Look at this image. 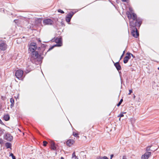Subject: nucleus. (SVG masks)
I'll use <instances>...</instances> for the list:
<instances>
[{
  "instance_id": "obj_17",
  "label": "nucleus",
  "mask_w": 159,
  "mask_h": 159,
  "mask_svg": "<svg viewBox=\"0 0 159 159\" xmlns=\"http://www.w3.org/2000/svg\"><path fill=\"white\" fill-rule=\"evenodd\" d=\"M3 118L6 121L10 119L9 116L8 115H6L4 116Z\"/></svg>"
},
{
  "instance_id": "obj_19",
  "label": "nucleus",
  "mask_w": 159,
  "mask_h": 159,
  "mask_svg": "<svg viewBox=\"0 0 159 159\" xmlns=\"http://www.w3.org/2000/svg\"><path fill=\"white\" fill-rule=\"evenodd\" d=\"M72 158L73 159H78V158L77 157L75 156V152H74L72 155Z\"/></svg>"
},
{
  "instance_id": "obj_9",
  "label": "nucleus",
  "mask_w": 159,
  "mask_h": 159,
  "mask_svg": "<svg viewBox=\"0 0 159 159\" xmlns=\"http://www.w3.org/2000/svg\"><path fill=\"white\" fill-rule=\"evenodd\" d=\"M7 48V45L4 42H2L0 44V49L2 51L5 50Z\"/></svg>"
},
{
  "instance_id": "obj_32",
  "label": "nucleus",
  "mask_w": 159,
  "mask_h": 159,
  "mask_svg": "<svg viewBox=\"0 0 159 159\" xmlns=\"http://www.w3.org/2000/svg\"><path fill=\"white\" fill-rule=\"evenodd\" d=\"M124 116V115L123 114H121L119 115L118 116V117H121Z\"/></svg>"
},
{
  "instance_id": "obj_8",
  "label": "nucleus",
  "mask_w": 159,
  "mask_h": 159,
  "mask_svg": "<svg viewBox=\"0 0 159 159\" xmlns=\"http://www.w3.org/2000/svg\"><path fill=\"white\" fill-rule=\"evenodd\" d=\"M151 152H147L142 156L141 159H148L149 157L151 156Z\"/></svg>"
},
{
  "instance_id": "obj_39",
  "label": "nucleus",
  "mask_w": 159,
  "mask_h": 159,
  "mask_svg": "<svg viewBox=\"0 0 159 159\" xmlns=\"http://www.w3.org/2000/svg\"><path fill=\"white\" fill-rule=\"evenodd\" d=\"M2 123L1 120L0 119V123Z\"/></svg>"
},
{
  "instance_id": "obj_36",
  "label": "nucleus",
  "mask_w": 159,
  "mask_h": 159,
  "mask_svg": "<svg viewBox=\"0 0 159 159\" xmlns=\"http://www.w3.org/2000/svg\"><path fill=\"white\" fill-rule=\"evenodd\" d=\"M113 157V154L111 155V156L110 159H112V158Z\"/></svg>"
},
{
  "instance_id": "obj_35",
  "label": "nucleus",
  "mask_w": 159,
  "mask_h": 159,
  "mask_svg": "<svg viewBox=\"0 0 159 159\" xmlns=\"http://www.w3.org/2000/svg\"><path fill=\"white\" fill-rule=\"evenodd\" d=\"M123 2H128V0H122Z\"/></svg>"
},
{
  "instance_id": "obj_25",
  "label": "nucleus",
  "mask_w": 159,
  "mask_h": 159,
  "mask_svg": "<svg viewBox=\"0 0 159 159\" xmlns=\"http://www.w3.org/2000/svg\"><path fill=\"white\" fill-rule=\"evenodd\" d=\"M123 102V99H121L119 102L117 104V106L119 107V106L121 104V103L122 102Z\"/></svg>"
},
{
  "instance_id": "obj_4",
  "label": "nucleus",
  "mask_w": 159,
  "mask_h": 159,
  "mask_svg": "<svg viewBox=\"0 0 159 159\" xmlns=\"http://www.w3.org/2000/svg\"><path fill=\"white\" fill-rule=\"evenodd\" d=\"M23 71L21 70H17L16 72V76L18 79H20L23 76Z\"/></svg>"
},
{
  "instance_id": "obj_3",
  "label": "nucleus",
  "mask_w": 159,
  "mask_h": 159,
  "mask_svg": "<svg viewBox=\"0 0 159 159\" xmlns=\"http://www.w3.org/2000/svg\"><path fill=\"white\" fill-rule=\"evenodd\" d=\"M37 48L36 44L34 42L31 43L29 45V49L31 52H34Z\"/></svg>"
},
{
  "instance_id": "obj_23",
  "label": "nucleus",
  "mask_w": 159,
  "mask_h": 159,
  "mask_svg": "<svg viewBox=\"0 0 159 159\" xmlns=\"http://www.w3.org/2000/svg\"><path fill=\"white\" fill-rule=\"evenodd\" d=\"M32 68H31V67L30 68L29 67H27L26 70L27 72H26L28 73L30 71V70H32Z\"/></svg>"
},
{
  "instance_id": "obj_5",
  "label": "nucleus",
  "mask_w": 159,
  "mask_h": 159,
  "mask_svg": "<svg viewBox=\"0 0 159 159\" xmlns=\"http://www.w3.org/2000/svg\"><path fill=\"white\" fill-rule=\"evenodd\" d=\"M31 54V60L32 61L33 59H35L37 58L39 56L38 53L37 52L34 51L32 52Z\"/></svg>"
},
{
  "instance_id": "obj_18",
  "label": "nucleus",
  "mask_w": 159,
  "mask_h": 159,
  "mask_svg": "<svg viewBox=\"0 0 159 159\" xmlns=\"http://www.w3.org/2000/svg\"><path fill=\"white\" fill-rule=\"evenodd\" d=\"M5 146L7 148H10L11 147V143H7L5 144Z\"/></svg>"
},
{
  "instance_id": "obj_30",
  "label": "nucleus",
  "mask_w": 159,
  "mask_h": 159,
  "mask_svg": "<svg viewBox=\"0 0 159 159\" xmlns=\"http://www.w3.org/2000/svg\"><path fill=\"white\" fill-rule=\"evenodd\" d=\"M3 143V140L1 139L0 138V144H2Z\"/></svg>"
},
{
  "instance_id": "obj_43",
  "label": "nucleus",
  "mask_w": 159,
  "mask_h": 159,
  "mask_svg": "<svg viewBox=\"0 0 159 159\" xmlns=\"http://www.w3.org/2000/svg\"><path fill=\"white\" fill-rule=\"evenodd\" d=\"M157 149H155V150H157Z\"/></svg>"
},
{
  "instance_id": "obj_1",
  "label": "nucleus",
  "mask_w": 159,
  "mask_h": 159,
  "mask_svg": "<svg viewBox=\"0 0 159 159\" xmlns=\"http://www.w3.org/2000/svg\"><path fill=\"white\" fill-rule=\"evenodd\" d=\"M130 25L133 27L135 26L140 27L142 23L141 19H137V16L134 13L133 14V16L129 13H127Z\"/></svg>"
},
{
  "instance_id": "obj_21",
  "label": "nucleus",
  "mask_w": 159,
  "mask_h": 159,
  "mask_svg": "<svg viewBox=\"0 0 159 159\" xmlns=\"http://www.w3.org/2000/svg\"><path fill=\"white\" fill-rule=\"evenodd\" d=\"M129 12H127V13H129L130 14H131L132 15V16H133V14L134 13H133L132 12V11H133V9H132L131 8H129ZM127 14V13H126Z\"/></svg>"
},
{
  "instance_id": "obj_14",
  "label": "nucleus",
  "mask_w": 159,
  "mask_h": 159,
  "mask_svg": "<svg viewBox=\"0 0 159 159\" xmlns=\"http://www.w3.org/2000/svg\"><path fill=\"white\" fill-rule=\"evenodd\" d=\"M114 65L116 67L117 70H120L121 69V67L120 66L118 62H116L115 63Z\"/></svg>"
},
{
  "instance_id": "obj_37",
  "label": "nucleus",
  "mask_w": 159,
  "mask_h": 159,
  "mask_svg": "<svg viewBox=\"0 0 159 159\" xmlns=\"http://www.w3.org/2000/svg\"><path fill=\"white\" fill-rule=\"evenodd\" d=\"M123 55H124L123 54H122V55L121 56V57H120V60H121L122 59V58L123 56Z\"/></svg>"
},
{
  "instance_id": "obj_7",
  "label": "nucleus",
  "mask_w": 159,
  "mask_h": 159,
  "mask_svg": "<svg viewBox=\"0 0 159 159\" xmlns=\"http://www.w3.org/2000/svg\"><path fill=\"white\" fill-rule=\"evenodd\" d=\"M130 55H131L133 57H134L133 55L130 53H127L126 54V56L124 57V62L125 63H127L129 60L130 58Z\"/></svg>"
},
{
  "instance_id": "obj_24",
  "label": "nucleus",
  "mask_w": 159,
  "mask_h": 159,
  "mask_svg": "<svg viewBox=\"0 0 159 159\" xmlns=\"http://www.w3.org/2000/svg\"><path fill=\"white\" fill-rule=\"evenodd\" d=\"M10 156H11L12 159H16L15 157L14 156V155L12 153H11L10 154Z\"/></svg>"
},
{
  "instance_id": "obj_33",
  "label": "nucleus",
  "mask_w": 159,
  "mask_h": 159,
  "mask_svg": "<svg viewBox=\"0 0 159 159\" xmlns=\"http://www.w3.org/2000/svg\"><path fill=\"white\" fill-rule=\"evenodd\" d=\"M132 92V89L129 90V93H128L129 95H130L131 93Z\"/></svg>"
},
{
  "instance_id": "obj_28",
  "label": "nucleus",
  "mask_w": 159,
  "mask_h": 159,
  "mask_svg": "<svg viewBox=\"0 0 159 159\" xmlns=\"http://www.w3.org/2000/svg\"><path fill=\"white\" fill-rule=\"evenodd\" d=\"M70 19L66 17V20L67 22H69L70 21Z\"/></svg>"
},
{
  "instance_id": "obj_27",
  "label": "nucleus",
  "mask_w": 159,
  "mask_h": 159,
  "mask_svg": "<svg viewBox=\"0 0 159 159\" xmlns=\"http://www.w3.org/2000/svg\"><path fill=\"white\" fill-rule=\"evenodd\" d=\"M43 145L44 146H46L48 143L46 141H43Z\"/></svg>"
},
{
  "instance_id": "obj_29",
  "label": "nucleus",
  "mask_w": 159,
  "mask_h": 159,
  "mask_svg": "<svg viewBox=\"0 0 159 159\" xmlns=\"http://www.w3.org/2000/svg\"><path fill=\"white\" fill-rule=\"evenodd\" d=\"M58 11L59 12H60V13H64V12L63 11L61 10V9H58Z\"/></svg>"
},
{
  "instance_id": "obj_41",
  "label": "nucleus",
  "mask_w": 159,
  "mask_h": 159,
  "mask_svg": "<svg viewBox=\"0 0 159 159\" xmlns=\"http://www.w3.org/2000/svg\"><path fill=\"white\" fill-rule=\"evenodd\" d=\"M38 41H39V42H41V41L39 39V40H38Z\"/></svg>"
},
{
  "instance_id": "obj_11",
  "label": "nucleus",
  "mask_w": 159,
  "mask_h": 159,
  "mask_svg": "<svg viewBox=\"0 0 159 159\" xmlns=\"http://www.w3.org/2000/svg\"><path fill=\"white\" fill-rule=\"evenodd\" d=\"M5 139L8 141H11L13 139L12 136L9 134H6L5 137Z\"/></svg>"
},
{
  "instance_id": "obj_6",
  "label": "nucleus",
  "mask_w": 159,
  "mask_h": 159,
  "mask_svg": "<svg viewBox=\"0 0 159 159\" xmlns=\"http://www.w3.org/2000/svg\"><path fill=\"white\" fill-rule=\"evenodd\" d=\"M43 23L44 25H52L53 24V21L50 19H45L43 21Z\"/></svg>"
},
{
  "instance_id": "obj_22",
  "label": "nucleus",
  "mask_w": 159,
  "mask_h": 159,
  "mask_svg": "<svg viewBox=\"0 0 159 159\" xmlns=\"http://www.w3.org/2000/svg\"><path fill=\"white\" fill-rule=\"evenodd\" d=\"M73 15V14H68L67 15L66 17H67L68 18H69L71 19V18H72V16Z\"/></svg>"
},
{
  "instance_id": "obj_16",
  "label": "nucleus",
  "mask_w": 159,
  "mask_h": 159,
  "mask_svg": "<svg viewBox=\"0 0 159 159\" xmlns=\"http://www.w3.org/2000/svg\"><path fill=\"white\" fill-rule=\"evenodd\" d=\"M10 102L11 103V104L10 105L11 107L12 108L14 105V99L12 98H11L10 100Z\"/></svg>"
},
{
  "instance_id": "obj_10",
  "label": "nucleus",
  "mask_w": 159,
  "mask_h": 159,
  "mask_svg": "<svg viewBox=\"0 0 159 159\" xmlns=\"http://www.w3.org/2000/svg\"><path fill=\"white\" fill-rule=\"evenodd\" d=\"M132 34L134 37L136 38H137L139 34L136 28H134V30L132 31Z\"/></svg>"
},
{
  "instance_id": "obj_40",
  "label": "nucleus",
  "mask_w": 159,
  "mask_h": 159,
  "mask_svg": "<svg viewBox=\"0 0 159 159\" xmlns=\"http://www.w3.org/2000/svg\"><path fill=\"white\" fill-rule=\"evenodd\" d=\"M61 159H64V158L63 157H61Z\"/></svg>"
},
{
  "instance_id": "obj_44",
  "label": "nucleus",
  "mask_w": 159,
  "mask_h": 159,
  "mask_svg": "<svg viewBox=\"0 0 159 159\" xmlns=\"http://www.w3.org/2000/svg\"><path fill=\"white\" fill-rule=\"evenodd\" d=\"M109 1H110V0H109Z\"/></svg>"
},
{
  "instance_id": "obj_20",
  "label": "nucleus",
  "mask_w": 159,
  "mask_h": 159,
  "mask_svg": "<svg viewBox=\"0 0 159 159\" xmlns=\"http://www.w3.org/2000/svg\"><path fill=\"white\" fill-rule=\"evenodd\" d=\"M98 159H109L107 157H98Z\"/></svg>"
},
{
  "instance_id": "obj_2",
  "label": "nucleus",
  "mask_w": 159,
  "mask_h": 159,
  "mask_svg": "<svg viewBox=\"0 0 159 159\" xmlns=\"http://www.w3.org/2000/svg\"><path fill=\"white\" fill-rule=\"evenodd\" d=\"M55 41L57 43L56 44L52 47L49 49V50L52 49L55 46L60 47L62 45V39L61 38H57L56 39Z\"/></svg>"
},
{
  "instance_id": "obj_38",
  "label": "nucleus",
  "mask_w": 159,
  "mask_h": 159,
  "mask_svg": "<svg viewBox=\"0 0 159 159\" xmlns=\"http://www.w3.org/2000/svg\"><path fill=\"white\" fill-rule=\"evenodd\" d=\"M125 53V51H124L123 52V54H123V55H124V54Z\"/></svg>"
},
{
  "instance_id": "obj_42",
  "label": "nucleus",
  "mask_w": 159,
  "mask_h": 159,
  "mask_svg": "<svg viewBox=\"0 0 159 159\" xmlns=\"http://www.w3.org/2000/svg\"><path fill=\"white\" fill-rule=\"evenodd\" d=\"M158 70H159V67H158Z\"/></svg>"
},
{
  "instance_id": "obj_13",
  "label": "nucleus",
  "mask_w": 159,
  "mask_h": 159,
  "mask_svg": "<svg viewBox=\"0 0 159 159\" xmlns=\"http://www.w3.org/2000/svg\"><path fill=\"white\" fill-rule=\"evenodd\" d=\"M51 146V149L54 150H56V147L55 145V143L52 141H50Z\"/></svg>"
},
{
  "instance_id": "obj_34",
  "label": "nucleus",
  "mask_w": 159,
  "mask_h": 159,
  "mask_svg": "<svg viewBox=\"0 0 159 159\" xmlns=\"http://www.w3.org/2000/svg\"><path fill=\"white\" fill-rule=\"evenodd\" d=\"M122 159H127L126 157L125 156H123L122 158Z\"/></svg>"
},
{
  "instance_id": "obj_31",
  "label": "nucleus",
  "mask_w": 159,
  "mask_h": 159,
  "mask_svg": "<svg viewBox=\"0 0 159 159\" xmlns=\"http://www.w3.org/2000/svg\"><path fill=\"white\" fill-rule=\"evenodd\" d=\"M73 135L74 136L76 137V136H77L78 135V134L77 133H75L74 132H73Z\"/></svg>"
},
{
  "instance_id": "obj_12",
  "label": "nucleus",
  "mask_w": 159,
  "mask_h": 159,
  "mask_svg": "<svg viewBox=\"0 0 159 159\" xmlns=\"http://www.w3.org/2000/svg\"><path fill=\"white\" fill-rule=\"evenodd\" d=\"M75 143V141L72 139H70L66 142V144L68 146H71Z\"/></svg>"
},
{
  "instance_id": "obj_15",
  "label": "nucleus",
  "mask_w": 159,
  "mask_h": 159,
  "mask_svg": "<svg viewBox=\"0 0 159 159\" xmlns=\"http://www.w3.org/2000/svg\"><path fill=\"white\" fill-rule=\"evenodd\" d=\"M42 19L41 18H38L35 21V23L39 25L41 23Z\"/></svg>"
},
{
  "instance_id": "obj_26",
  "label": "nucleus",
  "mask_w": 159,
  "mask_h": 159,
  "mask_svg": "<svg viewBox=\"0 0 159 159\" xmlns=\"http://www.w3.org/2000/svg\"><path fill=\"white\" fill-rule=\"evenodd\" d=\"M151 147V146H148L146 148V150L147 151H149L151 150L150 148Z\"/></svg>"
}]
</instances>
